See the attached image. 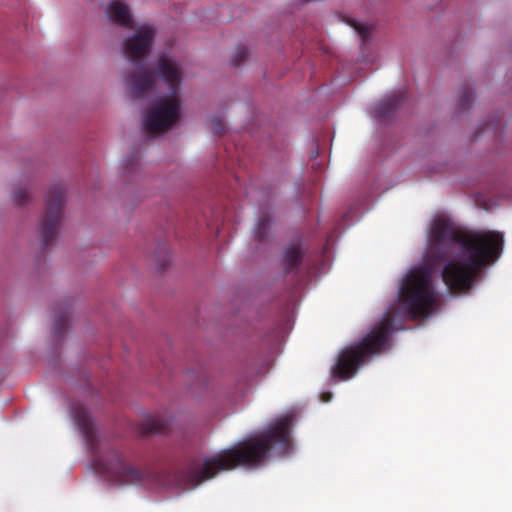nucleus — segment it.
Masks as SVG:
<instances>
[{
  "mask_svg": "<svg viewBox=\"0 0 512 512\" xmlns=\"http://www.w3.org/2000/svg\"><path fill=\"white\" fill-rule=\"evenodd\" d=\"M503 234L497 231H462L451 221L437 218L429 235V254L438 262L459 245L461 256L443 268L442 278L452 293H465L482 269L494 263L503 250Z\"/></svg>",
  "mask_w": 512,
  "mask_h": 512,
  "instance_id": "1",
  "label": "nucleus"
},
{
  "mask_svg": "<svg viewBox=\"0 0 512 512\" xmlns=\"http://www.w3.org/2000/svg\"><path fill=\"white\" fill-rule=\"evenodd\" d=\"M290 429L291 419L281 418L258 435L247 437L206 458L202 466L192 463L185 474V488H195L221 471L237 467L256 468L270 455L286 454L291 448Z\"/></svg>",
  "mask_w": 512,
  "mask_h": 512,
  "instance_id": "2",
  "label": "nucleus"
},
{
  "mask_svg": "<svg viewBox=\"0 0 512 512\" xmlns=\"http://www.w3.org/2000/svg\"><path fill=\"white\" fill-rule=\"evenodd\" d=\"M395 312L390 308L382 320L374 325L359 341L343 348L331 375L340 380L352 378L359 368L375 355L381 354L390 347V336L394 331Z\"/></svg>",
  "mask_w": 512,
  "mask_h": 512,
  "instance_id": "3",
  "label": "nucleus"
},
{
  "mask_svg": "<svg viewBox=\"0 0 512 512\" xmlns=\"http://www.w3.org/2000/svg\"><path fill=\"white\" fill-rule=\"evenodd\" d=\"M154 72L167 84L170 96L161 97L145 115L143 129L151 137L171 129L178 121L180 117L178 93L182 80L179 64L166 56L158 59Z\"/></svg>",
  "mask_w": 512,
  "mask_h": 512,
  "instance_id": "4",
  "label": "nucleus"
},
{
  "mask_svg": "<svg viewBox=\"0 0 512 512\" xmlns=\"http://www.w3.org/2000/svg\"><path fill=\"white\" fill-rule=\"evenodd\" d=\"M155 36L154 27L144 24L123 41L124 56L137 70L126 75V84L134 98L142 97L154 87L153 74L146 67L144 60L150 53Z\"/></svg>",
  "mask_w": 512,
  "mask_h": 512,
  "instance_id": "5",
  "label": "nucleus"
},
{
  "mask_svg": "<svg viewBox=\"0 0 512 512\" xmlns=\"http://www.w3.org/2000/svg\"><path fill=\"white\" fill-rule=\"evenodd\" d=\"M398 301L403 314L412 320L431 314L436 298L428 269L417 267L407 274L399 290Z\"/></svg>",
  "mask_w": 512,
  "mask_h": 512,
  "instance_id": "6",
  "label": "nucleus"
},
{
  "mask_svg": "<svg viewBox=\"0 0 512 512\" xmlns=\"http://www.w3.org/2000/svg\"><path fill=\"white\" fill-rule=\"evenodd\" d=\"M95 469L118 485H141L145 472L132 466L126 455L117 449H109L94 460Z\"/></svg>",
  "mask_w": 512,
  "mask_h": 512,
  "instance_id": "7",
  "label": "nucleus"
},
{
  "mask_svg": "<svg viewBox=\"0 0 512 512\" xmlns=\"http://www.w3.org/2000/svg\"><path fill=\"white\" fill-rule=\"evenodd\" d=\"M45 203V214L40 222V237L43 247L48 246L58 233L65 204L64 186L59 183L52 185L48 190Z\"/></svg>",
  "mask_w": 512,
  "mask_h": 512,
  "instance_id": "8",
  "label": "nucleus"
},
{
  "mask_svg": "<svg viewBox=\"0 0 512 512\" xmlns=\"http://www.w3.org/2000/svg\"><path fill=\"white\" fill-rule=\"evenodd\" d=\"M306 249L301 242H293L282 253V267L285 274L298 275Z\"/></svg>",
  "mask_w": 512,
  "mask_h": 512,
  "instance_id": "9",
  "label": "nucleus"
},
{
  "mask_svg": "<svg viewBox=\"0 0 512 512\" xmlns=\"http://www.w3.org/2000/svg\"><path fill=\"white\" fill-rule=\"evenodd\" d=\"M106 14L113 23L125 29H132L134 21L129 7L120 0L112 1L106 8Z\"/></svg>",
  "mask_w": 512,
  "mask_h": 512,
  "instance_id": "10",
  "label": "nucleus"
},
{
  "mask_svg": "<svg viewBox=\"0 0 512 512\" xmlns=\"http://www.w3.org/2000/svg\"><path fill=\"white\" fill-rule=\"evenodd\" d=\"M74 419L87 444L93 448L96 442V430L88 410L85 407L76 408Z\"/></svg>",
  "mask_w": 512,
  "mask_h": 512,
  "instance_id": "11",
  "label": "nucleus"
},
{
  "mask_svg": "<svg viewBox=\"0 0 512 512\" xmlns=\"http://www.w3.org/2000/svg\"><path fill=\"white\" fill-rule=\"evenodd\" d=\"M405 93L398 92L382 100L375 108V114L380 119L389 117L404 100Z\"/></svg>",
  "mask_w": 512,
  "mask_h": 512,
  "instance_id": "12",
  "label": "nucleus"
},
{
  "mask_svg": "<svg viewBox=\"0 0 512 512\" xmlns=\"http://www.w3.org/2000/svg\"><path fill=\"white\" fill-rule=\"evenodd\" d=\"M168 429V422L162 416L148 417L141 425V432L146 435L165 433Z\"/></svg>",
  "mask_w": 512,
  "mask_h": 512,
  "instance_id": "13",
  "label": "nucleus"
},
{
  "mask_svg": "<svg viewBox=\"0 0 512 512\" xmlns=\"http://www.w3.org/2000/svg\"><path fill=\"white\" fill-rule=\"evenodd\" d=\"M270 221L271 218L268 213L261 215L260 218L258 219L255 228V238L258 239L259 241H262L266 237Z\"/></svg>",
  "mask_w": 512,
  "mask_h": 512,
  "instance_id": "14",
  "label": "nucleus"
},
{
  "mask_svg": "<svg viewBox=\"0 0 512 512\" xmlns=\"http://www.w3.org/2000/svg\"><path fill=\"white\" fill-rule=\"evenodd\" d=\"M68 324V310L65 309L63 312L56 313L54 320V333L57 336H61L67 328Z\"/></svg>",
  "mask_w": 512,
  "mask_h": 512,
  "instance_id": "15",
  "label": "nucleus"
},
{
  "mask_svg": "<svg viewBox=\"0 0 512 512\" xmlns=\"http://www.w3.org/2000/svg\"><path fill=\"white\" fill-rule=\"evenodd\" d=\"M12 198L18 205H24L30 201V193L26 187H19L13 191Z\"/></svg>",
  "mask_w": 512,
  "mask_h": 512,
  "instance_id": "16",
  "label": "nucleus"
},
{
  "mask_svg": "<svg viewBox=\"0 0 512 512\" xmlns=\"http://www.w3.org/2000/svg\"><path fill=\"white\" fill-rule=\"evenodd\" d=\"M473 100V92L470 88L466 87L463 89L460 98L458 106L461 110H467L470 108Z\"/></svg>",
  "mask_w": 512,
  "mask_h": 512,
  "instance_id": "17",
  "label": "nucleus"
},
{
  "mask_svg": "<svg viewBox=\"0 0 512 512\" xmlns=\"http://www.w3.org/2000/svg\"><path fill=\"white\" fill-rule=\"evenodd\" d=\"M351 26L355 29L362 40H366L369 37L370 29L366 25L353 20Z\"/></svg>",
  "mask_w": 512,
  "mask_h": 512,
  "instance_id": "18",
  "label": "nucleus"
},
{
  "mask_svg": "<svg viewBox=\"0 0 512 512\" xmlns=\"http://www.w3.org/2000/svg\"><path fill=\"white\" fill-rule=\"evenodd\" d=\"M247 56H248L247 49L244 47L239 48V49H237V51L234 55V58L231 60V64L233 66H238L246 60Z\"/></svg>",
  "mask_w": 512,
  "mask_h": 512,
  "instance_id": "19",
  "label": "nucleus"
},
{
  "mask_svg": "<svg viewBox=\"0 0 512 512\" xmlns=\"http://www.w3.org/2000/svg\"><path fill=\"white\" fill-rule=\"evenodd\" d=\"M214 123H215V132L216 133H221L224 131L225 125L220 119H215Z\"/></svg>",
  "mask_w": 512,
  "mask_h": 512,
  "instance_id": "20",
  "label": "nucleus"
},
{
  "mask_svg": "<svg viewBox=\"0 0 512 512\" xmlns=\"http://www.w3.org/2000/svg\"><path fill=\"white\" fill-rule=\"evenodd\" d=\"M332 398V394L327 392V393H323L322 396H321V399L324 401V402H328L330 399Z\"/></svg>",
  "mask_w": 512,
  "mask_h": 512,
  "instance_id": "21",
  "label": "nucleus"
}]
</instances>
